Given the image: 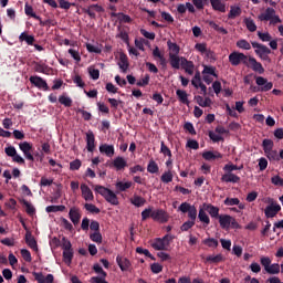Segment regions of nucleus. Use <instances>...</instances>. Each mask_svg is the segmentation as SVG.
<instances>
[{"label":"nucleus","instance_id":"obj_1","mask_svg":"<svg viewBox=\"0 0 283 283\" xmlns=\"http://www.w3.org/2000/svg\"><path fill=\"white\" fill-rule=\"evenodd\" d=\"M52 244L61 247L63 250V261L70 266L72 264V242L67 238L62 237L61 239L54 238Z\"/></svg>","mask_w":283,"mask_h":283},{"label":"nucleus","instance_id":"obj_2","mask_svg":"<svg viewBox=\"0 0 283 283\" xmlns=\"http://www.w3.org/2000/svg\"><path fill=\"white\" fill-rule=\"evenodd\" d=\"M95 193H98L108 202L109 205H113L114 207H117L118 205V197L115 195L114 191L109 190V188H105L104 186L96 185L94 186Z\"/></svg>","mask_w":283,"mask_h":283},{"label":"nucleus","instance_id":"obj_3","mask_svg":"<svg viewBox=\"0 0 283 283\" xmlns=\"http://www.w3.org/2000/svg\"><path fill=\"white\" fill-rule=\"evenodd\" d=\"M266 207L264 210L265 218H275L276 213H280L282 211V206L275 201V199L269 197L265 199Z\"/></svg>","mask_w":283,"mask_h":283},{"label":"nucleus","instance_id":"obj_4","mask_svg":"<svg viewBox=\"0 0 283 283\" xmlns=\"http://www.w3.org/2000/svg\"><path fill=\"white\" fill-rule=\"evenodd\" d=\"M218 220L221 229H240V223L230 214H220Z\"/></svg>","mask_w":283,"mask_h":283},{"label":"nucleus","instance_id":"obj_5","mask_svg":"<svg viewBox=\"0 0 283 283\" xmlns=\"http://www.w3.org/2000/svg\"><path fill=\"white\" fill-rule=\"evenodd\" d=\"M174 240V237L170 234H166L164 238H157L153 240L151 247L155 249V251H167L169 249V244Z\"/></svg>","mask_w":283,"mask_h":283},{"label":"nucleus","instance_id":"obj_6","mask_svg":"<svg viewBox=\"0 0 283 283\" xmlns=\"http://www.w3.org/2000/svg\"><path fill=\"white\" fill-rule=\"evenodd\" d=\"M260 263L263 266L264 271L269 273V275H277V273H280V264H271V258L261 256Z\"/></svg>","mask_w":283,"mask_h":283},{"label":"nucleus","instance_id":"obj_7","mask_svg":"<svg viewBox=\"0 0 283 283\" xmlns=\"http://www.w3.org/2000/svg\"><path fill=\"white\" fill-rule=\"evenodd\" d=\"M252 48L255 50V54L266 61L269 59V54H271V49L264 44H260L258 42H252Z\"/></svg>","mask_w":283,"mask_h":283},{"label":"nucleus","instance_id":"obj_8","mask_svg":"<svg viewBox=\"0 0 283 283\" xmlns=\"http://www.w3.org/2000/svg\"><path fill=\"white\" fill-rule=\"evenodd\" d=\"M29 81L31 85H34V87H38V90H43L44 92L50 91V86L48 85V82L39 75L30 76Z\"/></svg>","mask_w":283,"mask_h":283},{"label":"nucleus","instance_id":"obj_9","mask_svg":"<svg viewBox=\"0 0 283 283\" xmlns=\"http://www.w3.org/2000/svg\"><path fill=\"white\" fill-rule=\"evenodd\" d=\"M20 149L22 150L27 160L34 163V156L32 155V146L29 142H22L19 144Z\"/></svg>","mask_w":283,"mask_h":283},{"label":"nucleus","instance_id":"obj_10","mask_svg":"<svg viewBox=\"0 0 283 283\" xmlns=\"http://www.w3.org/2000/svg\"><path fill=\"white\" fill-rule=\"evenodd\" d=\"M229 61L231 65H240V63H247V55L240 52H232L229 55Z\"/></svg>","mask_w":283,"mask_h":283},{"label":"nucleus","instance_id":"obj_11","mask_svg":"<svg viewBox=\"0 0 283 283\" xmlns=\"http://www.w3.org/2000/svg\"><path fill=\"white\" fill-rule=\"evenodd\" d=\"M150 218H153V220H156L157 222L165 223L169 220V214H167L165 210L159 209L154 210L150 214Z\"/></svg>","mask_w":283,"mask_h":283},{"label":"nucleus","instance_id":"obj_12","mask_svg":"<svg viewBox=\"0 0 283 283\" xmlns=\"http://www.w3.org/2000/svg\"><path fill=\"white\" fill-rule=\"evenodd\" d=\"M255 83L259 85L260 92H269L273 90V83L262 76L256 77Z\"/></svg>","mask_w":283,"mask_h":283},{"label":"nucleus","instance_id":"obj_13","mask_svg":"<svg viewBox=\"0 0 283 283\" xmlns=\"http://www.w3.org/2000/svg\"><path fill=\"white\" fill-rule=\"evenodd\" d=\"M116 262L120 269V271H129V269H132V262L129 261V259L118 254L116 256Z\"/></svg>","mask_w":283,"mask_h":283},{"label":"nucleus","instance_id":"obj_14","mask_svg":"<svg viewBox=\"0 0 283 283\" xmlns=\"http://www.w3.org/2000/svg\"><path fill=\"white\" fill-rule=\"evenodd\" d=\"M181 67L182 70H185L186 74L193 76V72L196 70V65L193 64V62L188 61L187 57L181 56Z\"/></svg>","mask_w":283,"mask_h":283},{"label":"nucleus","instance_id":"obj_15","mask_svg":"<svg viewBox=\"0 0 283 283\" xmlns=\"http://www.w3.org/2000/svg\"><path fill=\"white\" fill-rule=\"evenodd\" d=\"M86 149L91 153L96 149V138L94 137V132L92 130L86 133Z\"/></svg>","mask_w":283,"mask_h":283},{"label":"nucleus","instance_id":"obj_16","mask_svg":"<svg viewBox=\"0 0 283 283\" xmlns=\"http://www.w3.org/2000/svg\"><path fill=\"white\" fill-rule=\"evenodd\" d=\"M80 189L82 191V198L86 202H92V200H94V192H92V189H90L87 185L82 184Z\"/></svg>","mask_w":283,"mask_h":283},{"label":"nucleus","instance_id":"obj_17","mask_svg":"<svg viewBox=\"0 0 283 283\" xmlns=\"http://www.w3.org/2000/svg\"><path fill=\"white\" fill-rule=\"evenodd\" d=\"M33 277L38 281V283H54V275L48 274L43 275L41 272H33Z\"/></svg>","mask_w":283,"mask_h":283},{"label":"nucleus","instance_id":"obj_18","mask_svg":"<svg viewBox=\"0 0 283 283\" xmlns=\"http://www.w3.org/2000/svg\"><path fill=\"white\" fill-rule=\"evenodd\" d=\"M25 242L30 249H32L33 251H39V244L36 243V239H34V235H32V232L27 231Z\"/></svg>","mask_w":283,"mask_h":283},{"label":"nucleus","instance_id":"obj_19","mask_svg":"<svg viewBox=\"0 0 283 283\" xmlns=\"http://www.w3.org/2000/svg\"><path fill=\"white\" fill-rule=\"evenodd\" d=\"M86 50L91 54H101L103 52V44L98 42L86 43Z\"/></svg>","mask_w":283,"mask_h":283},{"label":"nucleus","instance_id":"obj_20","mask_svg":"<svg viewBox=\"0 0 283 283\" xmlns=\"http://www.w3.org/2000/svg\"><path fill=\"white\" fill-rule=\"evenodd\" d=\"M275 14V9L269 7L265 11L258 15L259 21H270Z\"/></svg>","mask_w":283,"mask_h":283},{"label":"nucleus","instance_id":"obj_21","mask_svg":"<svg viewBox=\"0 0 283 283\" xmlns=\"http://www.w3.org/2000/svg\"><path fill=\"white\" fill-rule=\"evenodd\" d=\"M34 72H39L40 74H50L52 72V67L48 66L45 63L34 62Z\"/></svg>","mask_w":283,"mask_h":283},{"label":"nucleus","instance_id":"obj_22","mask_svg":"<svg viewBox=\"0 0 283 283\" xmlns=\"http://www.w3.org/2000/svg\"><path fill=\"white\" fill-rule=\"evenodd\" d=\"M203 209L205 211H207V213H209V216H211L212 218H220V208L213 206V205H203Z\"/></svg>","mask_w":283,"mask_h":283},{"label":"nucleus","instance_id":"obj_23","mask_svg":"<svg viewBox=\"0 0 283 283\" xmlns=\"http://www.w3.org/2000/svg\"><path fill=\"white\" fill-rule=\"evenodd\" d=\"M210 3L217 12H227V4L221 0H210Z\"/></svg>","mask_w":283,"mask_h":283},{"label":"nucleus","instance_id":"obj_24","mask_svg":"<svg viewBox=\"0 0 283 283\" xmlns=\"http://www.w3.org/2000/svg\"><path fill=\"white\" fill-rule=\"evenodd\" d=\"M167 45L169 50V56H176L180 54V46L176 44V42H171V40H168Z\"/></svg>","mask_w":283,"mask_h":283},{"label":"nucleus","instance_id":"obj_25","mask_svg":"<svg viewBox=\"0 0 283 283\" xmlns=\"http://www.w3.org/2000/svg\"><path fill=\"white\" fill-rule=\"evenodd\" d=\"M99 153L105 154V156H107L108 158H112V156H114V145H101Z\"/></svg>","mask_w":283,"mask_h":283},{"label":"nucleus","instance_id":"obj_26","mask_svg":"<svg viewBox=\"0 0 283 283\" xmlns=\"http://www.w3.org/2000/svg\"><path fill=\"white\" fill-rule=\"evenodd\" d=\"M223 202H224L226 207L238 206L239 209H244V203H241L240 199H238V198H226V200Z\"/></svg>","mask_w":283,"mask_h":283},{"label":"nucleus","instance_id":"obj_27","mask_svg":"<svg viewBox=\"0 0 283 283\" xmlns=\"http://www.w3.org/2000/svg\"><path fill=\"white\" fill-rule=\"evenodd\" d=\"M113 166L115 167V169H117V171H120L125 167H127V160H125V158H123V157H116L113 160Z\"/></svg>","mask_w":283,"mask_h":283},{"label":"nucleus","instance_id":"obj_28","mask_svg":"<svg viewBox=\"0 0 283 283\" xmlns=\"http://www.w3.org/2000/svg\"><path fill=\"white\" fill-rule=\"evenodd\" d=\"M240 14H242V8H240L239 6H231L228 13V19H238Z\"/></svg>","mask_w":283,"mask_h":283},{"label":"nucleus","instance_id":"obj_29","mask_svg":"<svg viewBox=\"0 0 283 283\" xmlns=\"http://www.w3.org/2000/svg\"><path fill=\"white\" fill-rule=\"evenodd\" d=\"M170 65L174 67V70H180V66L182 65V57L178 55H169Z\"/></svg>","mask_w":283,"mask_h":283},{"label":"nucleus","instance_id":"obj_30","mask_svg":"<svg viewBox=\"0 0 283 283\" xmlns=\"http://www.w3.org/2000/svg\"><path fill=\"white\" fill-rule=\"evenodd\" d=\"M202 158H205V160H216L218 158H222V154H220L219 151H205L202 153Z\"/></svg>","mask_w":283,"mask_h":283},{"label":"nucleus","instance_id":"obj_31","mask_svg":"<svg viewBox=\"0 0 283 283\" xmlns=\"http://www.w3.org/2000/svg\"><path fill=\"white\" fill-rule=\"evenodd\" d=\"M176 95L178 96L180 103L184 105H189V94H187V91L177 90Z\"/></svg>","mask_w":283,"mask_h":283},{"label":"nucleus","instance_id":"obj_32","mask_svg":"<svg viewBox=\"0 0 283 283\" xmlns=\"http://www.w3.org/2000/svg\"><path fill=\"white\" fill-rule=\"evenodd\" d=\"M222 182H240V178L238 175H234L232 172L224 174L221 177Z\"/></svg>","mask_w":283,"mask_h":283},{"label":"nucleus","instance_id":"obj_33","mask_svg":"<svg viewBox=\"0 0 283 283\" xmlns=\"http://www.w3.org/2000/svg\"><path fill=\"white\" fill-rule=\"evenodd\" d=\"M147 202V200H145V198L138 196V195H134L133 198H130V203L134 205V207H145V203Z\"/></svg>","mask_w":283,"mask_h":283},{"label":"nucleus","instance_id":"obj_34","mask_svg":"<svg viewBox=\"0 0 283 283\" xmlns=\"http://www.w3.org/2000/svg\"><path fill=\"white\" fill-rule=\"evenodd\" d=\"M118 67L122 70V72H127L129 70V62H127V55L122 54L119 56Z\"/></svg>","mask_w":283,"mask_h":283},{"label":"nucleus","instance_id":"obj_35","mask_svg":"<svg viewBox=\"0 0 283 283\" xmlns=\"http://www.w3.org/2000/svg\"><path fill=\"white\" fill-rule=\"evenodd\" d=\"M20 202L25 207V212L28 216H34V213H36V209L28 200L21 199Z\"/></svg>","mask_w":283,"mask_h":283},{"label":"nucleus","instance_id":"obj_36","mask_svg":"<svg viewBox=\"0 0 283 283\" xmlns=\"http://www.w3.org/2000/svg\"><path fill=\"white\" fill-rule=\"evenodd\" d=\"M196 101L200 107H211V105L213 104L211 98L209 97L203 98L200 95L196 97Z\"/></svg>","mask_w":283,"mask_h":283},{"label":"nucleus","instance_id":"obj_37","mask_svg":"<svg viewBox=\"0 0 283 283\" xmlns=\"http://www.w3.org/2000/svg\"><path fill=\"white\" fill-rule=\"evenodd\" d=\"M132 181H117L115 187L117 191H127V189H132Z\"/></svg>","mask_w":283,"mask_h":283},{"label":"nucleus","instance_id":"obj_38","mask_svg":"<svg viewBox=\"0 0 283 283\" xmlns=\"http://www.w3.org/2000/svg\"><path fill=\"white\" fill-rule=\"evenodd\" d=\"M19 41L21 43H23V41H25V43L28 45H34V35H28V33L25 32H22L20 35H19Z\"/></svg>","mask_w":283,"mask_h":283},{"label":"nucleus","instance_id":"obj_39","mask_svg":"<svg viewBox=\"0 0 283 283\" xmlns=\"http://www.w3.org/2000/svg\"><path fill=\"white\" fill-rule=\"evenodd\" d=\"M243 22L245 24L247 30H249V32H255V30H258V25L255 24V21H253V19L244 18Z\"/></svg>","mask_w":283,"mask_h":283},{"label":"nucleus","instance_id":"obj_40","mask_svg":"<svg viewBox=\"0 0 283 283\" xmlns=\"http://www.w3.org/2000/svg\"><path fill=\"white\" fill-rule=\"evenodd\" d=\"M198 218H199L200 222H203V224L209 226L211 222V220L209 219V216L207 214V210H205V207H202L199 210Z\"/></svg>","mask_w":283,"mask_h":283},{"label":"nucleus","instance_id":"obj_41","mask_svg":"<svg viewBox=\"0 0 283 283\" xmlns=\"http://www.w3.org/2000/svg\"><path fill=\"white\" fill-rule=\"evenodd\" d=\"M206 261L210 262V264H218L224 261V256H222V254H212L208 255Z\"/></svg>","mask_w":283,"mask_h":283},{"label":"nucleus","instance_id":"obj_42","mask_svg":"<svg viewBox=\"0 0 283 283\" xmlns=\"http://www.w3.org/2000/svg\"><path fill=\"white\" fill-rule=\"evenodd\" d=\"M24 13L27 14V17H32V19L41 20V17L36 15V13L34 12V8H32V6L28 3H25L24 6Z\"/></svg>","mask_w":283,"mask_h":283},{"label":"nucleus","instance_id":"obj_43","mask_svg":"<svg viewBox=\"0 0 283 283\" xmlns=\"http://www.w3.org/2000/svg\"><path fill=\"white\" fill-rule=\"evenodd\" d=\"M250 63L254 72H259V74H264V67L260 62H258L255 59L252 57L250 59Z\"/></svg>","mask_w":283,"mask_h":283},{"label":"nucleus","instance_id":"obj_44","mask_svg":"<svg viewBox=\"0 0 283 283\" xmlns=\"http://www.w3.org/2000/svg\"><path fill=\"white\" fill-rule=\"evenodd\" d=\"M202 75H210L213 76L214 78H218V74H216V66H203V71L201 72Z\"/></svg>","mask_w":283,"mask_h":283},{"label":"nucleus","instance_id":"obj_45","mask_svg":"<svg viewBox=\"0 0 283 283\" xmlns=\"http://www.w3.org/2000/svg\"><path fill=\"white\" fill-rule=\"evenodd\" d=\"M202 83V75L200 74V71H197L195 73V76L191 80V84L193 85V87H196V90H198V86Z\"/></svg>","mask_w":283,"mask_h":283},{"label":"nucleus","instance_id":"obj_46","mask_svg":"<svg viewBox=\"0 0 283 283\" xmlns=\"http://www.w3.org/2000/svg\"><path fill=\"white\" fill-rule=\"evenodd\" d=\"M90 239L92 240V242H95L96 244L103 243V234H101L99 231L91 233Z\"/></svg>","mask_w":283,"mask_h":283},{"label":"nucleus","instance_id":"obj_47","mask_svg":"<svg viewBox=\"0 0 283 283\" xmlns=\"http://www.w3.org/2000/svg\"><path fill=\"white\" fill-rule=\"evenodd\" d=\"M209 138L212 143H220V140H224V137H222L220 134H218L216 130L209 132Z\"/></svg>","mask_w":283,"mask_h":283},{"label":"nucleus","instance_id":"obj_48","mask_svg":"<svg viewBox=\"0 0 283 283\" xmlns=\"http://www.w3.org/2000/svg\"><path fill=\"white\" fill-rule=\"evenodd\" d=\"M172 180H174V174H171V170H168L161 175V182H165L167 185Z\"/></svg>","mask_w":283,"mask_h":283},{"label":"nucleus","instance_id":"obj_49","mask_svg":"<svg viewBox=\"0 0 283 283\" xmlns=\"http://www.w3.org/2000/svg\"><path fill=\"white\" fill-rule=\"evenodd\" d=\"M202 243L206 244V247H209L210 249H217L218 247V240L213 238L205 239Z\"/></svg>","mask_w":283,"mask_h":283},{"label":"nucleus","instance_id":"obj_50","mask_svg":"<svg viewBox=\"0 0 283 283\" xmlns=\"http://www.w3.org/2000/svg\"><path fill=\"white\" fill-rule=\"evenodd\" d=\"M265 156L269 158V160H280V154H277V150H273V148L268 150Z\"/></svg>","mask_w":283,"mask_h":283},{"label":"nucleus","instance_id":"obj_51","mask_svg":"<svg viewBox=\"0 0 283 283\" xmlns=\"http://www.w3.org/2000/svg\"><path fill=\"white\" fill-rule=\"evenodd\" d=\"M237 48H240V50H251V43L249 41L242 39L237 41Z\"/></svg>","mask_w":283,"mask_h":283},{"label":"nucleus","instance_id":"obj_52","mask_svg":"<svg viewBox=\"0 0 283 283\" xmlns=\"http://www.w3.org/2000/svg\"><path fill=\"white\" fill-rule=\"evenodd\" d=\"M65 206H49L45 208L46 213H56V211H64Z\"/></svg>","mask_w":283,"mask_h":283},{"label":"nucleus","instance_id":"obj_53","mask_svg":"<svg viewBox=\"0 0 283 283\" xmlns=\"http://www.w3.org/2000/svg\"><path fill=\"white\" fill-rule=\"evenodd\" d=\"M59 103L61 105H64V107H71L72 106V99L65 95H61L59 97Z\"/></svg>","mask_w":283,"mask_h":283},{"label":"nucleus","instance_id":"obj_54","mask_svg":"<svg viewBox=\"0 0 283 283\" xmlns=\"http://www.w3.org/2000/svg\"><path fill=\"white\" fill-rule=\"evenodd\" d=\"M88 74L91 78H93V81H98V78L101 77V71H98V69L90 67Z\"/></svg>","mask_w":283,"mask_h":283},{"label":"nucleus","instance_id":"obj_55","mask_svg":"<svg viewBox=\"0 0 283 283\" xmlns=\"http://www.w3.org/2000/svg\"><path fill=\"white\" fill-rule=\"evenodd\" d=\"M273 140L264 139L262 143L264 154H266V151H271V149H273Z\"/></svg>","mask_w":283,"mask_h":283},{"label":"nucleus","instance_id":"obj_56","mask_svg":"<svg viewBox=\"0 0 283 283\" xmlns=\"http://www.w3.org/2000/svg\"><path fill=\"white\" fill-rule=\"evenodd\" d=\"M158 164H156V161L150 160L147 167V171L149 174H158Z\"/></svg>","mask_w":283,"mask_h":283},{"label":"nucleus","instance_id":"obj_57","mask_svg":"<svg viewBox=\"0 0 283 283\" xmlns=\"http://www.w3.org/2000/svg\"><path fill=\"white\" fill-rule=\"evenodd\" d=\"M188 218H190L192 222H196V218H198V210L196 209V206H192L188 210Z\"/></svg>","mask_w":283,"mask_h":283},{"label":"nucleus","instance_id":"obj_58","mask_svg":"<svg viewBox=\"0 0 283 283\" xmlns=\"http://www.w3.org/2000/svg\"><path fill=\"white\" fill-rule=\"evenodd\" d=\"M242 169V166L238 167L233 164H227L224 167H223V171H227L228 174H231V171H238Z\"/></svg>","mask_w":283,"mask_h":283},{"label":"nucleus","instance_id":"obj_59","mask_svg":"<svg viewBox=\"0 0 283 283\" xmlns=\"http://www.w3.org/2000/svg\"><path fill=\"white\" fill-rule=\"evenodd\" d=\"M160 151L161 154H164V156H168V158H171V150L169 149V147H167V145H165V142L160 143Z\"/></svg>","mask_w":283,"mask_h":283},{"label":"nucleus","instance_id":"obj_60","mask_svg":"<svg viewBox=\"0 0 283 283\" xmlns=\"http://www.w3.org/2000/svg\"><path fill=\"white\" fill-rule=\"evenodd\" d=\"M21 255L25 262H32V254L30 253V250L28 249H22L21 250Z\"/></svg>","mask_w":283,"mask_h":283},{"label":"nucleus","instance_id":"obj_61","mask_svg":"<svg viewBox=\"0 0 283 283\" xmlns=\"http://www.w3.org/2000/svg\"><path fill=\"white\" fill-rule=\"evenodd\" d=\"M258 36H259V39L261 40V41H263V42H269V41H271V33H269V32H264V33H262V32H258Z\"/></svg>","mask_w":283,"mask_h":283},{"label":"nucleus","instance_id":"obj_62","mask_svg":"<svg viewBox=\"0 0 283 283\" xmlns=\"http://www.w3.org/2000/svg\"><path fill=\"white\" fill-rule=\"evenodd\" d=\"M85 209H86V211H90L91 213H101V209L95 207L93 203H86Z\"/></svg>","mask_w":283,"mask_h":283},{"label":"nucleus","instance_id":"obj_63","mask_svg":"<svg viewBox=\"0 0 283 283\" xmlns=\"http://www.w3.org/2000/svg\"><path fill=\"white\" fill-rule=\"evenodd\" d=\"M272 185H275L276 187H283V179L280 176H274L271 179Z\"/></svg>","mask_w":283,"mask_h":283},{"label":"nucleus","instance_id":"obj_64","mask_svg":"<svg viewBox=\"0 0 283 283\" xmlns=\"http://www.w3.org/2000/svg\"><path fill=\"white\" fill-rule=\"evenodd\" d=\"M91 283H108L105 281V276H93L90 280Z\"/></svg>","mask_w":283,"mask_h":283}]
</instances>
